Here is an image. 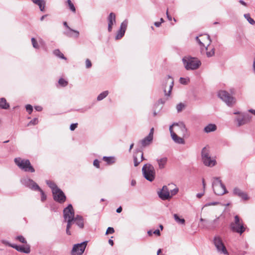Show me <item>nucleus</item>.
Listing matches in <instances>:
<instances>
[{
	"label": "nucleus",
	"mask_w": 255,
	"mask_h": 255,
	"mask_svg": "<svg viewBox=\"0 0 255 255\" xmlns=\"http://www.w3.org/2000/svg\"><path fill=\"white\" fill-rule=\"evenodd\" d=\"M196 41L200 45L201 52H203L205 49H210L211 51H207V56L211 57L215 54V48L211 45V40L209 35L203 34L196 37Z\"/></svg>",
	"instance_id": "nucleus-1"
},
{
	"label": "nucleus",
	"mask_w": 255,
	"mask_h": 255,
	"mask_svg": "<svg viewBox=\"0 0 255 255\" xmlns=\"http://www.w3.org/2000/svg\"><path fill=\"white\" fill-rule=\"evenodd\" d=\"M63 216L65 221L67 222L66 233L68 235H71L70 229L73 224L74 219V211L71 204H69L67 207L64 209Z\"/></svg>",
	"instance_id": "nucleus-2"
},
{
	"label": "nucleus",
	"mask_w": 255,
	"mask_h": 255,
	"mask_svg": "<svg viewBox=\"0 0 255 255\" xmlns=\"http://www.w3.org/2000/svg\"><path fill=\"white\" fill-rule=\"evenodd\" d=\"M230 228L233 232L242 235L246 231L247 227L243 220L239 216L236 215L235 216L234 221L230 224Z\"/></svg>",
	"instance_id": "nucleus-3"
},
{
	"label": "nucleus",
	"mask_w": 255,
	"mask_h": 255,
	"mask_svg": "<svg viewBox=\"0 0 255 255\" xmlns=\"http://www.w3.org/2000/svg\"><path fill=\"white\" fill-rule=\"evenodd\" d=\"M186 70H195L198 69L201 65V62L195 57L186 56L182 59Z\"/></svg>",
	"instance_id": "nucleus-4"
},
{
	"label": "nucleus",
	"mask_w": 255,
	"mask_h": 255,
	"mask_svg": "<svg viewBox=\"0 0 255 255\" xmlns=\"http://www.w3.org/2000/svg\"><path fill=\"white\" fill-rule=\"evenodd\" d=\"M16 240L24 245L23 246H17L14 244H9V246L21 253L29 254L30 252V246L27 244L26 239L23 236H17Z\"/></svg>",
	"instance_id": "nucleus-5"
},
{
	"label": "nucleus",
	"mask_w": 255,
	"mask_h": 255,
	"mask_svg": "<svg viewBox=\"0 0 255 255\" xmlns=\"http://www.w3.org/2000/svg\"><path fill=\"white\" fill-rule=\"evenodd\" d=\"M14 162L21 169L25 172L31 173L35 172V169L31 165L28 159H21L19 157L15 158L14 159Z\"/></svg>",
	"instance_id": "nucleus-6"
},
{
	"label": "nucleus",
	"mask_w": 255,
	"mask_h": 255,
	"mask_svg": "<svg viewBox=\"0 0 255 255\" xmlns=\"http://www.w3.org/2000/svg\"><path fill=\"white\" fill-rule=\"evenodd\" d=\"M142 171L143 176L146 180L152 181L154 179L155 171L154 167L151 164H145L142 168Z\"/></svg>",
	"instance_id": "nucleus-7"
},
{
	"label": "nucleus",
	"mask_w": 255,
	"mask_h": 255,
	"mask_svg": "<svg viewBox=\"0 0 255 255\" xmlns=\"http://www.w3.org/2000/svg\"><path fill=\"white\" fill-rule=\"evenodd\" d=\"M213 188L214 193L218 195H222L226 193L225 185L219 178H214L213 182Z\"/></svg>",
	"instance_id": "nucleus-8"
},
{
	"label": "nucleus",
	"mask_w": 255,
	"mask_h": 255,
	"mask_svg": "<svg viewBox=\"0 0 255 255\" xmlns=\"http://www.w3.org/2000/svg\"><path fill=\"white\" fill-rule=\"evenodd\" d=\"M218 96L229 106H233L236 102V99L233 97L231 96L226 91H220Z\"/></svg>",
	"instance_id": "nucleus-9"
},
{
	"label": "nucleus",
	"mask_w": 255,
	"mask_h": 255,
	"mask_svg": "<svg viewBox=\"0 0 255 255\" xmlns=\"http://www.w3.org/2000/svg\"><path fill=\"white\" fill-rule=\"evenodd\" d=\"M173 86V79L168 76L164 81L162 88L165 96H169Z\"/></svg>",
	"instance_id": "nucleus-10"
},
{
	"label": "nucleus",
	"mask_w": 255,
	"mask_h": 255,
	"mask_svg": "<svg viewBox=\"0 0 255 255\" xmlns=\"http://www.w3.org/2000/svg\"><path fill=\"white\" fill-rule=\"evenodd\" d=\"M86 245V242L75 245L71 251V255H82L85 250Z\"/></svg>",
	"instance_id": "nucleus-11"
},
{
	"label": "nucleus",
	"mask_w": 255,
	"mask_h": 255,
	"mask_svg": "<svg viewBox=\"0 0 255 255\" xmlns=\"http://www.w3.org/2000/svg\"><path fill=\"white\" fill-rule=\"evenodd\" d=\"M52 194L53 199L56 202L59 203H63L66 201V197L61 189H58L54 190Z\"/></svg>",
	"instance_id": "nucleus-12"
},
{
	"label": "nucleus",
	"mask_w": 255,
	"mask_h": 255,
	"mask_svg": "<svg viewBox=\"0 0 255 255\" xmlns=\"http://www.w3.org/2000/svg\"><path fill=\"white\" fill-rule=\"evenodd\" d=\"M214 245L219 252L224 254H228V251L221 238L216 237L214 238Z\"/></svg>",
	"instance_id": "nucleus-13"
},
{
	"label": "nucleus",
	"mask_w": 255,
	"mask_h": 255,
	"mask_svg": "<svg viewBox=\"0 0 255 255\" xmlns=\"http://www.w3.org/2000/svg\"><path fill=\"white\" fill-rule=\"evenodd\" d=\"M171 126L172 128H175V131L176 133L184 136L187 132V129L185 125L183 123L173 124Z\"/></svg>",
	"instance_id": "nucleus-14"
},
{
	"label": "nucleus",
	"mask_w": 255,
	"mask_h": 255,
	"mask_svg": "<svg viewBox=\"0 0 255 255\" xmlns=\"http://www.w3.org/2000/svg\"><path fill=\"white\" fill-rule=\"evenodd\" d=\"M159 196L162 200H167L171 198L169 189L166 186H164L159 193Z\"/></svg>",
	"instance_id": "nucleus-15"
},
{
	"label": "nucleus",
	"mask_w": 255,
	"mask_h": 255,
	"mask_svg": "<svg viewBox=\"0 0 255 255\" xmlns=\"http://www.w3.org/2000/svg\"><path fill=\"white\" fill-rule=\"evenodd\" d=\"M144 159L143 153L140 151H137L133 155V161L134 166H137Z\"/></svg>",
	"instance_id": "nucleus-16"
},
{
	"label": "nucleus",
	"mask_w": 255,
	"mask_h": 255,
	"mask_svg": "<svg viewBox=\"0 0 255 255\" xmlns=\"http://www.w3.org/2000/svg\"><path fill=\"white\" fill-rule=\"evenodd\" d=\"M252 117L248 115H245L237 119L238 126H241L251 122Z\"/></svg>",
	"instance_id": "nucleus-17"
},
{
	"label": "nucleus",
	"mask_w": 255,
	"mask_h": 255,
	"mask_svg": "<svg viewBox=\"0 0 255 255\" xmlns=\"http://www.w3.org/2000/svg\"><path fill=\"white\" fill-rule=\"evenodd\" d=\"M156 160L158 169H163L165 168L167 165L168 158L166 157H161L157 158Z\"/></svg>",
	"instance_id": "nucleus-18"
},
{
	"label": "nucleus",
	"mask_w": 255,
	"mask_h": 255,
	"mask_svg": "<svg viewBox=\"0 0 255 255\" xmlns=\"http://www.w3.org/2000/svg\"><path fill=\"white\" fill-rule=\"evenodd\" d=\"M170 132L173 140L178 143H184V140L183 138L178 136L177 133L175 132L173 129L172 126H170L169 128Z\"/></svg>",
	"instance_id": "nucleus-19"
},
{
	"label": "nucleus",
	"mask_w": 255,
	"mask_h": 255,
	"mask_svg": "<svg viewBox=\"0 0 255 255\" xmlns=\"http://www.w3.org/2000/svg\"><path fill=\"white\" fill-rule=\"evenodd\" d=\"M108 31L111 32L112 30V26L116 23V14L111 12L108 17Z\"/></svg>",
	"instance_id": "nucleus-20"
},
{
	"label": "nucleus",
	"mask_w": 255,
	"mask_h": 255,
	"mask_svg": "<svg viewBox=\"0 0 255 255\" xmlns=\"http://www.w3.org/2000/svg\"><path fill=\"white\" fill-rule=\"evenodd\" d=\"M234 194L239 196L245 200H247L249 199L248 195L238 188H235L234 189Z\"/></svg>",
	"instance_id": "nucleus-21"
},
{
	"label": "nucleus",
	"mask_w": 255,
	"mask_h": 255,
	"mask_svg": "<svg viewBox=\"0 0 255 255\" xmlns=\"http://www.w3.org/2000/svg\"><path fill=\"white\" fill-rule=\"evenodd\" d=\"M204 164L208 166H213L216 164L215 160L212 159L210 157H208L206 159H203Z\"/></svg>",
	"instance_id": "nucleus-22"
},
{
	"label": "nucleus",
	"mask_w": 255,
	"mask_h": 255,
	"mask_svg": "<svg viewBox=\"0 0 255 255\" xmlns=\"http://www.w3.org/2000/svg\"><path fill=\"white\" fill-rule=\"evenodd\" d=\"M74 223H75L80 228H83L84 227L83 219L81 216L77 215L76 217H74Z\"/></svg>",
	"instance_id": "nucleus-23"
},
{
	"label": "nucleus",
	"mask_w": 255,
	"mask_h": 255,
	"mask_svg": "<svg viewBox=\"0 0 255 255\" xmlns=\"http://www.w3.org/2000/svg\"><path fill=\"white\" fill-rule=\"evenodd\" d=\"M27 185L29 188L34 190L39 191L41 189L39 186L32 180H29Z\"/></svg>",
	"instance_id": "nucleus-24"
},
{
	"label": "nucleus",
	"mask_w": 255,
	"mask_h": 255,
	"mask_svg": "<svg viewBox=\"0 0 255 255\" xmlns=\"http://www.w3.org/2000/svg\"><path fill=\"white\" fill-rule=\"evenodd\" d=\"M32 1L39 6L41 11H44L45 4L44 0H32Z\"/></svg>",
	"instance_id": "nucleus-25"
},
{
	"label": "nucleus",
	"mask_w": 255,
	"mask_h": 255,
	"mask_svg": "<svg viewBox=\"0 0 255 255\" xmlns=\"http://www.w3.org/2000/svg\"><path fill=\"white\" fill-rule=\"evenodd\" d=\"M32 1L39 6L41 11H44L45 4L44 0H32Z\"/></svg>",
	"instance_id": "nucleus-26"
},
{
	"label": "nucleus",
	"mask_w": 255,
	"mask_h": 255,
	"mask_svg": "<svg viewBox=\"0 0 255 255\" xmlns=\"http://www.w3.org/2000/svg\"><path fill=\"white\" fill-rule=\"evenodd\" d=\"M153 138L151 136L148 135L141 141V144L143 146L149 145L152 141Z\"/></svg>",
	"instance_id": "nucleus-27"
},
{
	"label": "nucleus",
	"mask_w": 255,
	"mask_h": 255,
	"mask_svg": "<svg viewBox=\"0 0 255 255\" xmlns=\"http://www.w3.org/2000/svg\"><path fill=\"white\" fill-rule=\"evenodd\" d=\"M216 129V126L214 124H210L204 128L206 132H210L215 131Z\"/></svg>",
	"instance_id": "nucleus-28"
},
{
	"label": "nucleus",
	"mask_w": 255,
	"mask_h": 255,
	"mask_svg": "<svg viewBox=\"0 0 255 255\" xmlns=\"http://www.w3.org/2000/svg\"><path fill=\"white\" fill-rule=\"evenodd\" d=\"M103 160L106 162L108 165L113 164L115 162V158L114 157L104 156Z\"/></svg>",
	"instance_id": "nucleus-29"
},
{
	"label": "nucleus",
	"mask_w": 255,
	"mask_h": 255,
	"mask_svg": "<svg viewBox=\"0 0 255 255\" xmlns=\"http://www.w3.org/2000/svg\"><path fill=\"white\" fill-rule=\"evenodd\" d=\"M9 104L6 102L4 98L0 99V108L1 109H7L9 108Z\"/></svg>",
	"instance_id": "nucleus-30"
},
{
	"label": "nucleus",
	"mask_w": 255,
	"mask_h": 255,
	"mask_svg": "<svg viewBox=\"0 0 255 255\" xmlns=\"http://www.w3.org/2000/svg\"><path fill=\"white\" fill-rule=\"evenodd\" d=\"M210 156L209 150L208 147H205L203 148L202 151V159H206L208 157Z\"/></svg>",
	"instance_id": "nucleus-31"
},
{
	"label": "nucleus",
	"mask_w": 255,
	"mask_h": 255,
	"mask_svg": "<svg viewBox=\"0 0 255 255\" xmlns=\"http://www.w3.org/2000/svg\"><path fill=\"white\" fill-rule=\"evenodd\" d=\"M47 184L49 187L52 189V193L54 192V190L59 189L57 185L53 182L50 181H47Z\"/></svg>",
	"instance_id": "nucleus-32"
},
{
	"label": "nucleus",
	"mask_w": 255,
	"mask_h": 255,
	"mask_svg": "<svg viewBox=\"0 0 255 255\" xmlns=\"http://www.w3.org/2000/svg\"><path fill=\"white\" fill-rule=\"evenodd\" d=\"M63 25L67 28V30L65 32V34L68 36H73L70 32L71 30H73L68 25L67 22L65 21L63 22Z\"/></svg>",
	"instance_id": "nucleus-33"
},
{
	"label": "nucleus",
	"mask_w": 255,
	"mask_h": 255,
	"mask_svg": "<svg viewBox=\"0 0 255 255\" xmlns=\"http://www.w3.org/2000/svg\"><path fill=\"white\" fill-rule=\"evenodd\" d=\"M109 94V92L108 91H104L101 93L97 97V100L98 101H101L103 100L104 98L106 97Z\"/></svg>",
	"instance_id": "nucleus-34"
},
{
	"label": "nucleus",
	"mask_w": 255,
	"mask_h": 255,
	"mask_svg": "<svg viewBox=\"0 0 255 255\" xmlns=\"http://www.w3.org/2000/svg\"><path fill=\"white\" fill-rule=\"evenodd\" d=\"M54 54L60 58L66 59L63 53H62L59 49H56L53 51Z\"/></svg>",
	"instance_id": "nucleus-35"
},
{
	"label": "nucleus",
	"mask_w": 255,
	"mask_h": 255,
	"mask_svg": "<svg viewBox=\"0 0 255 255\" xmlns=\"http://www.w3.org/2000/svg\"><path fill=\"white\" fill-rule=\"evenodd\" d=\"M68 7L69 9L73 12H76V8L73 4V3L72 2V1L70 0H67V1Z\"/></svg>",
	"instance_id": "nucleus-36"
},
{
	"label": "nucleus",
	"mask_w": 255,
	"mask_h": 255,
	"mask_svg": "<svg viewBox=\"0 0 255 255\" xmlns=\"http://www.w3.org/2000/svg\"><path fill=\"white\" fill-rule=\"evenodd\" d=\"M174 217L175 221L181 224H184L185 223V220L184 219H180L179 217L177 214L174 215Z\"/></svg>",
	"instance_id": "nucleus-37"
},
{
	"label": "nucleus",
	"mask_w": 255,
	"mask_h": 255,
	"mask_svg": "<svg viewBox=\"0 0 255 255\" xmlns=\"http://www.w3.org/2000/svg\"><path fill=\"white\" fill-rule=\"evenodd\" d=\"M58 84L62 87H65L68 85V82L63 78H60L58 81Z\"/></svg>",
	"instance_id": "nucleus-38"
},
{
	"label": "nucleus",
	"mask_w": 255,
	"mask_h": 255,
	"mask_svg": "<svg viewBox=\"0 0 255 255\" xmlns=\"http://www.w3.org/2000/svg\"><path fill=\"white\" fill-rule=\"evenodd\" d=\"M245 17L251 24H254L255 23V21L251 17L249 14H245Z\"/></svg>",
	"instance_id": "nucleus-39"
},
{
	"label": "nucleus",
	"mask_w": 255,
	"mask_h": 255,
	"mask_svg": "<svg viewBox=\"0 0 255 255\" xmlns=\"http://www.w3.org/2000/svg\"><path fill=\"white\" fill-rule=\"evenodd\" d=\"M127 27V22L124 21L122 23L120 30L125 32Z\"/></svg>",
	"instance_id": "nucleus-40"
},
{
	"label": "nucleus",
	"mask_w": 255,
	"mask_h": 255,
	"mask_svg": "<svg viewBox=\"0 0 255 255\" xmlns=\"http://www.w3.org/2000/svg\"><path fill=\"white\" fill-rule=\"evenodd\" d=\"M31 42L34 48L36 49L39 48V45L34 38H31Z\"/></svg>",
	"instance_id": "nucleus-41"
},
{
	"label": "nucleus",
	"mask_w": 255,
	"mask_h": 255,
	"mask_svg": "<svg viewBox=\"0 0 255 255\" xmlns=\"http://www.w3.org/2000/svg\"><path fill=\"white\" fill-rule=\"evenodd\" d=\"M70 32L72 34V35H73L71 37H73L75 38L79 37L80 34H79V32L78 31L75 30L73 29V30L70 31Z\"/></svg>",
	"instance_id": "nucleus-42"
},
{
	"label": "nucleus",
	"mask_w": 255,
	"mask_h": 255,
	"mask_svg": "<svg viewBox=\"0 0 255 255\" xmlns=\"http://www.w3.org/2000/svg\"><path fill=\"white\" fill-rule=\"evenodd\" d=\"M185 105L182 103H180L178 104L176 106L177 111L178 112H181L185 108Z\"/></svg>",
	"instance_id": "nucleus-43"
},
{
	"label": "nucleus",
	"mask_w": 255,
	"mask_h": 255,
	"mask_svg": "<svg viewBox=\"0 0 255 255\" xmlns=\"http://www.w3.org/2000/svg\"><path fill=\"white\" fill-rule=\"evenodd\" d=\"M125 32H123L122 30H119L116 36V39H120L122 37H123V36L125 34Z\"/></svg>",
	"instance_id": "nucleus-44"
},
{
	"label": "nucleus",
	"mask_w": 255,
	"mask_h": 255,
	"mask_svg": "<svg viewBox=\"0 0 255 255\" xmlns=\"http://www.w3.org/2000/svg\"><path fill=\"white\" fill-rule=\"evenodd\" d=\"M38 123V120L37 118H34L32 120H31L28 124V126L30 125H35Z\"/></svg>",
	"instance_id": "nucleus-45"
},
{
	"label": "nucleus",
	"mask_w": 255,
	"mask_h": 255,
	"mask_svg": "<svg viewBox=\"0 0 255 255\" xmlns=\"http://www.w3.org/2000/svg\"><path fill=\"white\" fill-rule=\"evenodd\" d=\"M178 191V188L177 187L174 188L172 190H171L170 191V196H171V197L173 195H175V194H176L177 193Z\"/></svg>",
	"instance_id": "nucleus-46"
},
{
	"label": "nucleus",
	"mask_w": 255,
	"mask_h": 255,
	"mask_svg": "<svg viewBox=\"0 0 255 255\" xmlns=\"http://www.w3.org/2000/svg\"><path fill=\"white\" fill-rule=\"evenodd\" d=\"M39 191L41 193V201H44L46 200V195L45 194V193H44L43 191L41 189H40V190H39Z\"/></svg>",
	"instance_id": "nucleus-47"
},
{
	"label": "nucleus",
	"mask_w": 255,
	"mask_h": 255,
	"mask_svg": "<svg viewBox=\"0 0 255 255\" xmlns=\"http://www.w3.org/2000/svg\"><path fill=\"white\" fill-rule=\"evenodd\" d=\"M219 204V203L218 202H212V203H207L206 204L204 207H203L202 209H204L205 208L207 207H208L209 206H211V205H213V206H215V205H218Z\"/></svg>",
	"instance_id": "nucleus-48"
},
{
	"label": "nucleus",
	"mask_w": 255,
	"mask_h": 255,
	"mask_svg": "<svg viewBox=\"0 0 255 255\" xmlns=\"http://www.w3.org/2000/svg\"><path fill=\"white\" fill-rule=\"evenodd\" d=\"M115 232L114 229L112 227H108L106 234L107 235L110 234H113Z\"/></svg>",
	"instance_id": "nucleus-49"
},
{
	"label": "nucleus",
	"mask_w": 255,
	"mask_h": 255,
	"mask_svg": "<svg viewBox=\"0 0 255 255\" xmlns=\"http://www.w3.org/2000/svg\"><path fill=\"white\" fill-rule=\"evenodd\" d=\"M26 110L28 112V113L30 114L33 111V108L30 105H27L26 106Z\"/></svg>",
	"instance_id": "nucleus-50"
},
{
	"label": "nucleus",
	"mask_w": 255,
	"mask_h": 255,
	"mask_svg": "<svg viewBox=\"0 0 255 255\" xmlns=\"http://www.w3.org/2000/svg\"><path fill=\"white\" fill-rule=\"evenodd\" d=\"M86 67L87 68H90L92 67V63L89 59H87L85 62Z\"/></svg>",
	"instance_id": "nucleus-51"
},
{
	"label": "nucleus",
	"mask_w": 255,
	"mask_h": 255,
	"mask_svg": "<svg viewBox=\"0 0 255 255\" xmlns=\"http://www.w3.org/2000/svg\"><path fill=\"white\" fill-rule=\"evenodd\" d=\"M93 165L98 168H100V161L98 159L94 160Z\"/></svg>",
	"instance_id": "nucleus-52"
},
{
	"label": "nucleus",
	"mask_w": 255,
	"mask_h": 255,
	"mask_svg": "<svg viewBox=\"0 0 255 255\" xmlns=\"http://www.w3.org/2000/svg\"><path fill=\"white\" fill-rule=\"evenodd\" d=\"M78 124H72L70 126V129L72 131L74 130L75 128L77 127Z\"/></svg>",
	"instance_id": "nucleus-53"
},
{
	"label": "nucleus",
	"mask_w": 255,
	"mask_h": 255,
	"mask_svg": "<svg viewBox=\"0 0 255 255\" xmlns=\"http://www.w3.org/2000/svg\"><path fill=\"white\" fill-rule=\"evenodd\" d=\"M187 80L183 78H180V82L181 83L183 84H187Z\"/></svg>",
	"instance_id": "nucleus-54"
},
{
	"label": "nucleus",
	"mask_w": 255,
	"mask_h": 255,
	"mask_svg": "<svg viewBox=\"0 0 255 255\" xmlns=\"http://www.w3.org/2000/svg\"><path fill=\"white\" fill-rule=\"evenodd\" d=\"M202 184H203V189L204 192H205L206 184L205 182V180L204 178L202 179Z\"/></svg>",
	"instance_id": "nucleus-55"
},
{
	"label": "nucleus",
	"mask_w": 255,
	"mask_h": 255,
	"mask_svg": "<svg viewBox=\"0 0 255 255\" xmlns=\"http://www.w3.org/2000/svg\"><path fill=\"white\" fill-rule=\"evenodd\" d=\"M34 109L38 112H40L42 110V107L40 106H36L34 107Z\"/></svg>",
	"instance_id": "nucleus-56"
},
{
	"label": "nucleus",
	"mask_w": 255,
	"mask_h": 255,
	"mask_svg": "<svg viewBox=\"0 0 255 255\" xmlns=\"http://www.w3.org/2000/svg\"><path fill=\"white\" fill-rule=\"evenodd\" d=\"M153 132H154V128H151L148 135L151 136V137H152L153 138Z\"/></svg>",
	"instance_id": "nucleus-57"
},
{
	"label": "nucleus",
	"mask_w": 255,
	"mask_h": 255,
	"mask_svg": "<svg viewBox=\"0 0 255 255\" xmlns=\"http://www.w3.org/2000/svg\"><path fill=\"white\" fill-rule=\"evenodd\" d=\"M205 194V192H204V191H203V193H198L196 195V196L198 198H201Z\"/></svg>",
	"instance_id": "nucleus-58"
},
{
	"label": "nucleus",
	"mask_w": 255,
	"mask_h": 255,
	"mask_svg": "<svg viewBox=\"0 0 255 255\" xmlns=\"http://www.w3.org/2000/svg\"><path fill=\"white\" fill-rule=\"evenodd\" d=\"M153 234L158 236L160 235V231L159 230H156L155 231L153 232Z\"/></svg>",
	"instance_id": "nucleus-59"
},
{
	"label": "nucleus",
	"mask_w": 255,
	"mask_h": 255,
	"mask_svg": "<svg viewBox=\"0 0 255 255\" xmlns=\"http://www.w3.org/2000/svg\"><path fill=\"white\" fill-rule=\"evenodd\" d=\"M166 15H167V18L169 20H171L172 19V17L170 15H169L168 14V9L166 11Z\"/></svg>",
	"instance_id": "nucleus-60"
},
{
	"label": "nucleus",
	"mask_w": 255,
	"mask_h": 255,
	"mask_svg": "<svg viewBox=\"0 0 255 255\" xmlns=\"http://www.w3.org/2000/svg\"><path fill=\"white\" fill-rule=\"evenodd\" d=\"M122 211V207H120L117 209V212L118 213H121Z\"/></svg>",
	"instance_id": "nucleus-61"
},
{
	"label": "nucleus",
	"mask_w": 255,
	"mask_h": 255,
	"mask_svg": "<svg viewBox=\"0 0 255 255\" xmlns=\"http://www.w3.org/2000/svg\"><path fill=\"white\" fill-rule=\"evenodd\" d=\"M161 23V22H155L154 23V25L157 27H159Z\"/></svg>",
	"instance_id": "nucleus-62"
},
{
	"label": "nucleus",
	"mask_w": 255,
	"mask_h": 255,
	"mask_svg": "<svg viewBox=\"0 0 255 255\" xmlns=\"http://www.w3.org/2000/svg\"><path fill=\"white\" fill-rule=\"evenodd\" d=\"M239 2H240V3H241L242 4H243V5H245V6H247V4H246V3L245 1H244L243 0H240L239 1Z\"/></svg>",
	"instance_id": "nucleus-63"
},
{
	"label": "nucleus",
	"mask_w": 255,
	"mask_h": 255,
	"mask_svg": "<svg viewBox=\"0 0 255 255\" xmlns=\"http://www.w3.org/2000/svg\"><path fill=\"white\" fill-rule=\"evenodd\" d=\"M249 111V112L251 113L252 114H253V115H254L255 116V110L251 109Z\"/></svg>",
	"instance_id": "nucleus-64"
}]
</instances>
